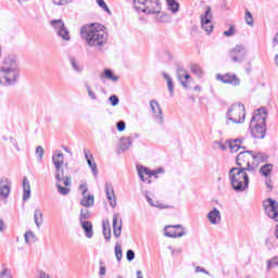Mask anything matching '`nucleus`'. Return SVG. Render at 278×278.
I'll return each instance as SVG.
<instances>
[{"label": "nucleus", "mask_w": 278, "mask_h": 278, "mask_svg": "<svg viewBox=\"0 0 278 278\" xmlns=\"http://www.w3.org/2000/svg\"><path fill=\"white\" fill-rule=\"evenodd\" d=\"M102 233H103L104 240H106V242H110V240L112 239V228H110V222H103Z\"/></svg>", "instance_id": "26"}, {"label": "nucleus", "mask_w": 278, "mask_h": 278, "mask_svg": "<svg viewBox=\"0 0 278 278\" xmlns=\"http://www.w3.org/2000/svg\"><path fill=\"white\" fill-rule=\"evenodd\" d=\"M216 79L217 81H222V84H229L230 86H240V79L236 74H217Z\"/></svg>", "instance_id": "12"}, {"label": "nucleus", "mask_w": 278, "mask_h": 278, "mask_svg": "<svg viewBox=\"0 0 278 278\" xmlns=\"http://www.w3.org/2000/svg\"><path fill=\"white\" fill-rule=\"evenodd\" d=\"M137 170H138V176L141 179V181H147V178H144V175H147L149 178L155 177V179H157V175H162V173H164V168H162V167L151 170L149 167L140 166V167H138Z\"/></svg>", "instance_id": "11"}, {"label": "nucleus", "mask_w": 278, "mask_h": 278, "mask_svg": "<svg viewBox=\"0 0 278 278\" xmlns=\"http://www.w3.org/2000/svg\"><path fill=\"white\" fill-rule=\"evenodd\" d=\"M244 118H247V109H244V104H232L226 113V125H229V123L242 125V123H244Z\"/></svg>", "instance_id": "5"}, {"label": "nucleus", "mask_w": 278, "mask_h": 278, "mask_svg": "<svg viewBox=\"0 0 278 278\" xmlns=\"http://www.w3.org/2000/svg\"><path fill=\"white\" fill-rule=\"evenodd\" d=\"M0 231H5V222L2 218H0Z\"/></svg>", "instance_id": "61"}, {"label": "nucleus", "mask_w": 278, "mask_h": 278, "mask_svg": "<svg viewBox=\"0 0 278 278\" xmlns=\"http://www.w3.org/2000/svg\"><path fill=\"white\" fill-rule=\"evenodd\" d=\"M252 166H254V173L257 169V166L262 164V162H268V155L264 152H254L252 151Z\"/></svg>", "instance_id": "17"}, {"label": "nucleus", "mask_w": 278, "mask_h": 278, "mask_svg": "<svg viewBox=\"0 0 278 278\" xmlns=\"http://www.w3.org/2000/svg\"><path fill=\"white\" fill-rule=\"evenodd\" d=\"M68 60L75 73H84V65L75 56H70Z\"/></svg>", "instance_id": "25"}, {"label": "nucleus", "mask_w": 278, "mask_h": 278, "mask_svg": "<svg viewBox=\"0 0 278 278\" xmlns=\"http://www.w3.org/2000/svg\"><path fill=\"white\" fill-rule=\"evenodd\" d=\"M105 194L111 207H116V194L114 193L112 184H105Z\"/></svg>", "instance_id": "20"}, {"label": "nucleus", "mask_w": 278, "mask_h": 278, "mask_svg": "<svg viewBox=\"0 0 278 278\" xmlns=\"http://www.w3.org/2000/svg\"><path fill=\"white\" fill-rule=\"evenodd\" d=\"M0 278H13L12 270L10 268H4L0 271Z\"/></svg>", "instance_id": "50"}, {"label": "nucleus", "mask_w": 278, "mask_h": 278, "mask_svg": "<svg viewBox=\"0 0 278 278\" xmlns=\"http://www.w3.org/2000/svg\"><path fill=\"white\" fill-rule=\"evenodd\" d=\"M103 76L106 79H110L111 81H116L118 79V76L114 75V72L112 70H110V68H105L104 70Z\"/></svg>", "instance_id": "36"}, {"label": "nucleus", "mask_w": 278, "mask_h": 278, "mask_svg": "<svg viewBox=\"0 0 278 278\" xmlns=\"http://www.w3.org/2000/svg\"><path fill=\"white\" fill-rule=\"evenodd\" d=\"M64 186H71V177L70 176H63L62 179Z\"/></svg>", "instance_id": "59"}, {"label": "nucleus", "mask_w": 278, "mask_h": 278, "mask_svg": "<svg viewBox=\"0 0 278 278\" xmlns=\"http://www.w3.org/2000/svg\"><path fill=\"white\" fill-rule=\"evenodd\" d=\"M81 228L84 229L86 238H92L94 236V232L92 230V222H80Z\"/></svg>", "instance_id": "24"}, {"label": "nucleus", "mask_w": 278, "mask_h": 278, "mask_svg": "<svg viewBox=\"0 0 278 278\" xmlns=\"http://www.w3.org/2000/svg\"><path fill=\"white\" fill-rule=\"evenodd\" d=\"M195 273H204V275H210V271H207V269H205L201 266L195 267Z\"/></svg>", "instance_id": "57"}, {"label": "nucleus", "mask_w": 278, "mask_h": 278, "mask_svg": "<svg viewBox=\"0 0 278 278\" xmlns=\"http://www.w3.org/2000/svg\"><path fill=\"white\" fill-rule=\"evenodd\" d=\"M134 142V139L131 137H122L119 140V149L123 153L125 151H129L131 144Z\"/></svg>", "instance_id": "23"}, {"label": "nucleus", "mask_w": 278, "mask_h": 278, "mask_svg": "<svg viewBox=\"0 0 278 278\" xmlns=\"http://www.w3.org/2000/svg\"><path fill=\"white\" fill-rule=\"evenodd\" d=\"M18 77H21L18 70H0V86H14Z\"/></svg>", "instance_id": "7"}, {"label": "nucleus", "mask_w": 278, "mask_h": 278, "mask_svg": "<svg viewBox=\"0 0 278 278\" xmlns=\"http://www.w3.org/2000/svg\"><path fill=\"white\" fill-rule=\"evenodd\" d=\"M168 10L172 14H177L179 12V2L177 0H166Z\"/></svg>", "instance_id": "33"}, {"label": "nucleus", "mask_w": 278, "mask_h": 278, "mask_svg": "<svg viewBox=\"0 0 278 278\" xmlns=\"http://www.w3.org/2000/svg\"><path fill=\"white\" fill-rule=\"evenodd\" d=\"M55 179L62 181L64 179V168L62 166L55 167Z\"/></svg>", "instance_id": "39"}, {"label": "nucleus", "mask_w": 278, "mask_h": 278, "mask_svg": "<svg viewBox=\"0 0 278 278\" xmlns=\"http://www.w3.org/2000/svg\"><path fill=\"white\" fill-rule=\"evenodd\" d=\"M88 218H90V212L88 210H80V217H79V222H84V220H88Z\"/></svg>", "instance_id": "47"}, {"label": "nucleus", "mask_w": 278, "mask_h": 278, "mask_svg": "<svg viewBox=\"0 0 278 278\" xmlns=\"http://www.w3.org/2000/svg\"><path fill=\"white\" fill-rule=\"evenodd\" d=\"M248 172L238 167H232L228 172V179L235 192H244L249 188L250 178Z\"/></svg>", "instance_id": "4"}, {"label": "nucleus", "mask_w": 278, "mask_h": 278, "mask_svg": "<svg viewBox=\"0 0 278 278\" xmlns=\"http://www.w3.org/2000/svg\"><path fill=\"white\" fill-rule=\"evenodd\" d=\"M164 236H166V238H184L186 232L181 225L166 226Z\"/></svg>", "instance_id": "13"}, {"label": "nucleus", "mask_w": 278, "mask_h": 278, "mask_svg": "<svg viewBox=\"0 0 278 278\" xmlns=\"http://www.w3.org/2000/svg\"><path fill=\"white\" fill-rule=\"evenodd\" d=\"M84 155H85V160L87 162H88V160H94V156H92V154H90V150L84 149Z\"/></svg>", "instance_id": "54"}, {"label": "nucleus", "mask_w": 278, "mask_h": 278, "mask_svg": "<svg viewBox=\"0 0 278 278\" xmlns=\"http://www.w3.org/2000/svg\"><path fill=\"white\" fill-rule=\"evenodd\" d=\"M278 267V260L277 256L273 257L271 260L267 261V270L269 271L271 268Z\"/></svg>", "instance_id": "44"}, {"label": "nucleus", "mask_w": 278, "mask_h": 278, "mask_svg": "<svg viewBox=\"0 0 278 278\" xmlns=\"http://www.w3.org/2000/svg\"><path fill=\"white\" fill-rule=\"evenodd\" d=\"M150 108L153 114L155 115V121L159 123V125H163L164 115L162 113V106H160V103L156 100H151Z\"/></svg>", "instance_id": "15"}, {"label": "nucleus", "mask_w": 278, "mask_h": 278, "mask_svg": "<svg viewBox=\"0 0 278 278\" xmlns=\"http://www.w3.org/2000/svg\"><path fill=\"white\" fill-rule=\"evenodd\" d=\"M126 260L127 262H134V260H136V252H134V250H127Z\"/></svg>", "instance_id": "51"}, {"label": "nucleus", "mask_w": 278, "mask_h": 278, "mask_svg": "<svg viewBox=\"0 0 278 278\" xmlns=\"http://www.w3.org/2000/svg\"><path fill=\"white\" fill-rule=\"evenodd\" d=\"M80 36L85 40L87 47L93 48L96 51H103V47L108 42V33L103 29V25L90 24L83 26Z\"/></svg>", "instance_id": "1"}, {"label": "nucleus", "mask_w": 278, "mask_h": 278, "mask_svg": "<svg viewBox=\"0 0 278 278\" xmlns=\"http://www.w3.org/2000/svg\"><path fill=\"white\" fill-rule=\"evenodd\" d=\"M38 278H51V276L45 271H40Z\"/></svg>", "instance_id": "60"}, {"label": "nucleus", "mask_w": 278, "mask_h": 278, "mask_svg": "<svg viewBox=\"0 0 278 278\" xmlns=\"http://www.w3.org/2000/svg\"><path fill=\"white\" fill-rule=\"evenodd\" d=\"M35 153L37 155L38 162H42V157H45V148H42V146H38Z\"/></svg>", "instance_id": "43"}, {"label": "nucleus", "mask_w": 278, "mask_h": 278, "mask_svg": "<svg viewBox=\"0 0 278 278\" xmlns=\"http://www.w3.org/2000/svg\"><path fill=\"white\" fill-rule=\"evenodd\" d=\"M242 142H244V138L239 137L237 139H229L227 141V144L230 149L231 153H238V151H240V149H247V147H242Z\"/></svg>", "instance_id": "18"}, {"label": "nucleus", "mask_w": 278, "mask_h": 278, "mask_svg": "<svg viewBox=\"0 0 278 278\" xmlns=\"http://www.w3.org/2000/svg\"><path fill=\"white\" fill-rule=\"evenodd\" d=\"M34 220H35V225L37 227V229H40V226L43 223V217H42V211H40V208H35L34 212Z\"/></svg>", "instance_id": "29"}, {"label": "nucleus", "mask_w": 278, "mask_h": 278, "mask_svg": "<svg viewBox=\"0 0 278 278\" xmlns=\"http://www.w3.org/2000/svg\"><path fill=\"white\" fill-rule=\"evenodd\" d=\"M85 88L88 92L89 99H91L92 101H96L97 100V93H94V91L92 90V87L90 85H88V83H86Z\"/></svg>", "instance_id": "41"}, {"label": "nucleus", "mask_w": 278, "mask_h": 278, "mask_svg": "<svg viewBox=\"0 0 278 278\" xmlns=\"http://www.w3.org/2000/svg\"><path fill=\"white\" fill-rule=\"evenodd\" d=\"M52 162H53L54 168L64 166V154L62 152L53 154Z\"/></svg>", "instance_id": "28"}, {"label": "nucleus", "mask_w": 278, "mask_h": 278, "mask_svg": "<svg viewBox=\"0 0 278 278\" xmlns=\"http://www.w3.org/2000/svg\"><path fill=\"white\" fill-rule=\"evenodd\" d=\"M265 185L269 190H273V179H270V176L265 179Z\"/></svg>", "instance_id": "56"}, {"label": "nucleus", "mask_w": 278, "mask_h": 278, "mask_svg": "<svg viewBox=\"0 0 278 278\" xmlns=\"http://www.w3.org/2000/svg\"><path fill=\"white\" fill-rule=\"evenodd\" d=\"M31 198V185L27 176L23 178V201H29Z\"/></svg>", "instance_id": "22"}, {"label": "nucleus", "mask_w": 278, "mask_h": 278, "mask_svg": "<svg viewBox=\"0 0 278 278\" xmlns=\"http://www.w3.org/2000/svg\"><path fill=\"white\" fill-rule=\"evenodd\" d=\"M218 147L222 151H227V146H225V143L218 142Z\"/></svg>", "instance_id": "64"}, {"label": "nucleus", "mask_w": 278, "mask_h": 278, "mask_svg": "<svg viewBox=\"0 0 278 278\" xmlns=\"http://www.w3.org/2000/svg\"><path fill=\"white\" fill-rule=\"evenodd\" d=\"M87 164H88L89 168H91V173H92L93 177H98L99 169L97 167V162H94V159L88 160Z\"/></svg>", "instance_id": "34"}, {"label": "nucleus", "mask_w": 278, "mask_h": 278, "mask_svg": "<svg viewBox=\"0 0 278 278\" xmlns=\"http://www.w3.org/2000/svg\"><path fill=\"white\" fill-rule=\"evenodd\" d=\"M96 3L101 8L104 12H108L110 15H112V11L108 7V3H105V0H96Z\"/></svg>", "instance_id": "38"}, {"label": "nucleus", "mask_w": 278, "mask_h": 278, "mask_svg": "<svg viewBox=\"0 0 278 278\" xmlns=\"http://www.w3.org/2000/svg\"><path fill=\"white\" fill-rule=\"evenodd\" d=\"M247 48L242 45H237L232 50H230V58L232 62H238L239 64L247 60Z\"/></svg>", "instance_id": "10"}, {"label": "nucleus", "mask_w": 278, "mask_h": 278, "mask_svg": "<svg viewBox=\"0 0 278 278\" xmlns=\"http://www.w3.org/2000/svg\"><path fill=\"white\" fill-rule=\"evenodd\" d=\"M54 5H68V3H73V0H52Z\"/></svg>", "instance_id": "52"}, {"label": "nucleus", "mask_w": 278, "mask_h": 278, "mask_svg": "<svg viewBox=\"0 0 278 278\" xmlns=\"http://www.w3.org/2000/svg\"><path fill=\"white\" fill-rule=\"evenodd\" d=\"M190 70L191 73H193V75H197V77H203V70L201 68L200 65L191 64Z\"/></svg>", "instance_id": "35"}, {"label": "nucleus", "mask_w": 278, "mask_h": 278, "mask_svg": "<svg viewBox=\"0 0 278 278\" xmlns=\"http://www.w3.org/2000/svg\"><path fill=\"white\" fill-rule=\"evenodd\" d=\"M245 23L250 27H253V14L249 10H245Z\"/></svg>", "instance_id": "46"}, {"label": "nucleus", "mask_w": 278, "mask_h": 278, "mask_svg": "<svg viewBox=\"0 0 278 278\" xmlns=\"http://www.w3.org/2000/svg\"><path fill=\"white\" fill-rule=\"evenodd\" d=\"M115 257L117 262H121V260H123V247H121V244L118 243L115 244Z\"/></svg>", "instance_id": "40"}, {"label": "nucleus", "mask_w": 278, "mask_h": 278, "mask_svg": "<svg viewBox=\"0 0 278 278\" xmlns=\"http://www.w3.org/2000/svg\"><path fill=\"white\" fill-rule=\"evenodd\" d=\"M214 14L212 13V7H206L204 14L200 16L201 27L206 31V34H212L214 31V24H212V18Z\"/></svg>", "instance_id": "9"}, {"label": "nucleus", "mask_w": 278, "mask_h": 278, "mask_svg": "<svg viewBox=\"0 0 278 278\" xmlns=\"http://www.w3.org/2000/svg\"><path fill=\"white\" fill-rule=\"evenodd\" d=\"M80 204L83 205V207H92V205H94V195L85 194L84 199L80 201Z\"/></svg>", "instance_id": "32"}, {"label": "nucleus", "mask_w": 278, "mask_h": 278, "mask_svg": "<svg viewBox=\"0 0 278 278\" xmlns=\"http://www.w3.org/2000/svg\"><path fill=\"white\" fill-rule=\"evenodd\" d=\"M51 27H53L56 36L62 38V40L68 41L71 40V31L66 28L64 21L62 20H52L50 22Z\"/></svg>", "instance_id": "8"}, {"label": "nucleus", "mask_w": 278, "mask_h": 278, "mask_svg": "<svg viewBox=\"0 0 278 278\" xmlns=\"http://www.w3.org/2000/svg\"><path fill=\"white\" fill-rule=\"evenodd\" d=\"M265 247H267L268 251L273 249V241H270V238L265 239Z\"/></svg>", "instance_id": "58"}, {"label": "nucleus", "mask_w": 278, "mask_h": 278, "mask_svg": "<svg viewBox=\"0 0 278 278\" xmlns=\"http://www.w3.org/2000/svg\"><path fill=\"white\" fill-rule=\"evenodd\" d=\"M105 273H106L105 266H100L99 275H100L101 277H103V275H105Z\"/></svg>", "instance_id": "63"}, {"label": "nucleus", "mask_w": 278, "mask_h": 278, "mask_svg": "<svg viewBox=\"0 0 278 278\" xmlns=\"http://www.w3.org/2000/svg\"><path fill=\"white\" fill-rule=\"evenodd\" d=\"M224 36H226L227 38H231V36H236V26L230 25L228 30L224 31Z\"/></svg>", "instance_id": "49"}, {"label": "nucleus", "mask_w": 278, "mask_h": 278, "mask_svg": "<svg viewBox=\"0 0 278 278\" xmlns=\"http://www.w3.org/2000/svg\"><path fill=\"white\" fill-rule=\"evenodd\" d=\"M162 75H163V78L166 79V81H167V88H168V91H169V97H174V94H175V85L173 83V78L166 72H163Z\"/></svg>", "instance_id": "27"}, {"label": "nucleus", "mask_w": 278, "mask_h": 278, "mask_svg": "<svg viewBox=\"0 0 278 278\" xmlns=\"http://www.w3.org/2000/svg\"><path fill=\"white\" fill-rule=\"evenodd\" d=\"M119 216L118 213L113 214V236L116 238H121V233H123V219L119 220L118 225Z\"/></svg>", "instance_id": "19"}, {"label": "nucleus", "mask_w": 278, "mask_h": 278, "mask_svg": "<svg viewBox=\"0 0 278 278\" xmlns=\"http://www.w3.org/2000/svg\"><path fill=\"white\" fill-rule=\"evenodd\" d=\"M18 70V62L16 61V55L11 54L3 59L2 66L0 71H11Z\"/></svg>", "instance_id": "14"}, {"label": "nucleus", "mask_w": 278, "mask_h": 278, "mask_svg": "<svg viewBox=\"0 0 278 278\" xmlns=\"http://www.w3.org/2000/svg\"><path fill=\"white\" fill-rule=\"evenodd\" d=\"M109 101L113 108H116V105L121 103V99H118V96L116 94H112L111 97H109Z\"/></svg>", "instance_id": "48"}, {"label": "nucleus", "mask_w": 278, "mask_h": 278, "mask_svg": "<svg viewBox=\"0 0 278 278\" xmlns=\"http://www.w3.org/2000/svg\"><path fill=\"white\" fill-rule=\"evenodd\" d=\"M56 188H58V191L60 192V194H63V197H66V194L71 193V189L70 188L63 187L60 184H56Z\"/></svg>", "instance_id": "45"}, {"label": "nucleus", "mask_w": 278, "mask_h": 278, "mask_svg": "<svg viewBox=\"0 0 278 278\" xmlns=\"http://www.w3.org/2000/svg\"><path fill=\"white\" fill-rule=\"evenodd\" d=\"M186 73L187 72L182 66L177 67V71H176L177 79H178V81H180V84L184 88H188V84H186V81L184 80Z\"/></svg>", "instance_id": "30"}, {"label": "nucleus", "mask_w": 278, "mask_h": 278, "mask_svg": "<svg viewBox=\"0 0 278 278\" xmlns=\"http://www.w3.org/2000/svg\"><path fill=\"white\" fill-rule=\"evenodd\" d=\"M168 250L172 251V255H175V253H181V249L175 250L173 247H168Z\"/></svg>", "instance_id": "62"}, {"label": "nucleus", "mask_w": 278, "mask_h": 278, "mask_svg": "<svg viewBox=\"0 0 278 278\" xmlns=\"http://www.w3.org/2000/svg\"><path fill=\"white\" fill-rule=\"evenodd\" d=\"M268 117V111L262 106L254 111L250 122V134L252 138L264 140L266 138V118Z\"/></svg>", "instance_id": "2"}, {"label": "nucleus", "mask_w": 278, "mask_h": 278, "mask_svg": "<svg viewBox=\"0 0 278 278\" xmlns=\"http://www.w3.org/2000/svg\"><path fill=\"white\" fill-rule=\"evenodd\" d=\"M273 164L266 163L265 165L261 166L260 173L263 177L268 178L270 177V174L273 173Z\"/></svg>", "instance_id": "31"}, {"label": "nucleus", "mask_w": 278, "mask_h": 278, "mask_svg": "<svg viewBox=\"0 0 278 278\" xmlns=\"http://www.w3.org/2000/svg\"><path fill=\"white\" fill-rule=\"evenodd\" d=\"M146 199L148 201V203L152 206V207H159V210H164V204L156 202V204L153 202V199H151V197H149V194H146Z\"/></svg>", "instance_id": "42"}, {"label": "nucleus", "mask_w": 278, "mask_h": 278, "mask_svg": "<svg viewBox=\"0 0 278 278\" xmlns=\"http://www.w3.org/2000/svg\"><path fill=\"white\" fill-rule=\"evenodd\" d=\"M207 219L211 225H220V211H218L216 207H213V210L207 214Z\"/></svg>", "instance_id": "21"}, {"label": "nucleus", "mask_w": 278, "mask_h": 278, "mask_svg": "<svg viewBox=\"0 0 278 278\" xmlns=\"http://www.w3.org/2000/svg\"><path fill=\"white\" fill-rule=\"evenodd\" d=\"M132 8L138 14L156 16L160 23H162V16H166V14L162 12V1L160 0H132Z\"/></svg>", "instance_id": "3"}, {"label": "nucleus", "mask_w": 278, "mask_h": 278, "mask_svg": "<svg viewBox=\"0 0 278 278\" xmlns=\"http://www.w3.org/2000/svg\"><path fill=\"white\" fill-rule=\"evenodd\" d=\"M79 190H81L83 197H86V194H88V186L86 184L80 185Z\"/></svg>", "instance_id": "55"}, {"label": "nucleus", "mask_w": 278, "mask_h": 278, "mask_svg": "<svg viewBox=\"0 0 278 278\" xmlns=\"http://www.w3.org/2000/svg\"><path fill=\"white\" fill-rule=\"evenodd\" d=\"M253 150H245L240 152L236 157L237 168L248 173H255V166L251 163Z\"/></svg>", "instance_id": "6"}, {"label": "nucleus", "mask_w": 278, "mask_h": 278, "mask_svg": "<svg viewBox=\"0 0 278 278\" xmlns=\"http://www.w3.org/2000/svg\"><path fill=\"white\" fill-rule=\"evenodd\" d=\"M126 127H127V124H125V121H119L116 123L117 131H125Z\"/></svg>", "instance_id": "53"}, {"label": "nucleus", "mask_w": 278, "mask_h": 278, "mask_svg": "<svg viewBox=\"0 0 278 278\" xmlns=\"http://www.w3.org/2000/svg\"><path fill=\"white\" fill-rule=\"evenodd\" d=\"M24 238L26 244H29L30 240H33V242H36V235L31 230L26 231Z\"/></svg>", "instance_id": "37"}, {"label": "nucleus", "mask_w": 278, "mask_h": 278, "mask_svg": "<svg viewBox=\"0 0 278 278\" xmlns=\"http://www.w3.org/2000/svg\"><path fill=\"white\" fill-rule=\"evenodd\" d=\"M12 192V181L10 178H1L0 180V197L2 199H8Z\"/></svg>", "instance_id": "16"}]
</instances>
